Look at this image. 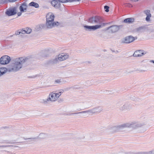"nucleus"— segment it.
<instances>
[{
    "label": "nucleus",
    "instance_id": "nucleus-23",
    "mask_svg": "<svg viewBox=\"0 0 154 154\" xmlns=\"http://www.w3.org/2000/svg\"><path fill=\"white\" fill-rule=\"evenodd\" d=\"M85 112L87 113V114L88 115H92L95 114L93 108L90 110H87V112Z\"/></svg>",
    "mask_w": 154,
    "mask_h": 154
},
{
    "label": "nucleus",
    "instance_id": "nucleus-6",
    "mask_svg": "<svg viewBox=\"0 0 154 154\" xmlns=\"http://www.w3.org/2000/svg\"><path fill=\"white\" fill-rule=\"evenodd\" d=\"M11 60L10 57L9 56L6 55L3 56L0 58V63L3 65L8 64Z\"/></svg>",
    "mask_w": 154,
    "mask_h": 154
},
{
    "label": "nucleus",
    "instance_id": "nucleus-9",
    "mask_svg": "<svg viewBox=\"0 0 154 154\" xmlns=\"http://www.w3.org/2000/svg\"><path fill=\"white\" fill-rule=\"evenodd\" d=\"M60 24V23L58 22H54L53 21L52 22H46V26L48 29H51L54 27L58 26Z\"/></svg>",
    "mask_w": 154,
    "mask_h": 154
},
{
    "label": "nucleus",
    "instance_id": "nucleus-34",
    "mask_svg": "<svg viewBox=\"0 0 154 154\" xmlns=\"http://www.w3.org/2000/svg\"><path fill=\"white\" fill-rule=\"evenodd\" d=\"M81 0H70V2H79Z\"/></svg>",
    "mask_w": 154,
    "mask_h": 154
},
{
    "label": "nucleus",
    "instance_id": "nucleus-35",
    "mask_svg": "<svg viewBox=\"0 0 154 154\" xmlns=\"http://www.w3.org/2000/svg\"><path fill=\"white\" fill-rule=\"evenodd\" d=\"M17 0H8L10 2H16Z\"/></svg>",
    "mask_w": 154,
    "mask_h": 154
},
{
    "label": "nucleus",
    "instance_id": "nucleus-16",
    "mask_svg": "<svg viewBox=\"0 0 154 154\" xmlns=\"http://www.w3.org/2000/svg\"><path fill=\"white\" fill-rule=\"evenodd\" d=\"M52 5L55 8H58L60 7V4L57 0H53L51 2Z\"/></svg>",
    "mask_w": 154,
    "mask_h": 154
},
{
    "label": "nucleus",
    "instance_id": "nucleus-19",
    "mask_svg": "<svg viewBox=\"0 0 154 154\" xmlns=\"http://www.w3.org/2000/svg\"><path fill=\"white\" fill-rule=\"evenodd\" d=\"M32 31L31 29L29 28H26L25 29H23L22 30V34H30Z\"/></svg>",
    "mask_w": 154,
    "mask_h": 154
},
{
    "label": "nucleus",
    "instance_id": "nucleus-37",
    "mask_svg": "<svg viewBox=\"0 0 154 154\" xmlns=\"http://www.w3.org/2000/svg\"><path fill=\"white\" fill-rule=\"evenodd\" d=\"M55 82L57 83H60V81L59 80H56Z\"/></svg>",
    "mask_w": 154,
    "mask_h": 154
},
{
    "label": "nucleus",
    "instance_id": "nucleus-29",
    "mask_svg": "<svg viewBox=\"0 0 154 154\" xmlns=\"http://www.w3.org/2000/svg\"><path fill=\"white\" fill-rule=\"evenodd\" d=\"M8 2V0H0V4H3L5 3H7Z\"/></svg>",
    "mask_w": 154,
    "mask_h": 154
},
{
    "label": "nucleus",
    "instance_id": "nucleus-27",
    "mask_svg": "<svg viewBox=\"0 0 154 154\" xmlns=\"http://www.w3.org/2000/svg\"><path fill=\"white\" fill-rule=\"evenodd\" d=\"M60 2L64 3H66L68 2H70V0H58Z\"/></svg>",
    "mask_w": 154,
    "mask_h": 154
},
{
    "label": "nucleus",
    "instance_id": "nucleus-17",
    "mask_svg": "<svg viewBox=\"0 0 154 154\" xmlns=\"http://www.w3.org/2000/svg\"><path fill=\"white\" fill-rule=\"evenodd\" d=\"M46 20H54V16L53 14L51 13H49L46 16Z\"/></svg>",
    "mask_w": 154,
    "mask_h": 154
},
{
    "label": "nucleus",
    "instance_id": "nucleus-28",
    "mask_svg": "<svg viewBox=\"0 0 154 154\" xmlns=\"http://www.w3.org/2000/svg\"><path fill=\"white\" fill-rule=\"evenodd\" d=\"M104 8L105 10V11L106 12H108L109 11V7L107 5L105 6H104Z\"/></svg>",
    "mask_w": 154,
    "mask_h": 154
},
{
    "label": "nucleus",
    "instance_id": "nucleus-33",
    "mask_svg": "<svg viewBox=\"0 0 154 154\" xmlns=\"http://www.w3.org/2000/svg\"><path fill=\"white\" fill-rule=\"evenodd\" d=\"M73 88L75 89H77L79 88L78 86L75 85L73 86Z\"/></svg>",
    "mask_w": 154,
    "mask_h": 154
},
{
    "label": "nucleus",
    "instance_id": "nucleus-25",
    "mask_svg": "<svg viewBox=\"0 0 154 154\" xmlns=\"http://www.w3.org/2000/svg\"><path fill=\"white\" fill-rule=\"evenodd\" d=\"M143 27H139L136 29V31L138 32H142L143 30Z\"/></svg>",
    "mask_w": 154,
    "mask_h": 154
},
{
    "label": "nucleus",
    "instance_id": "nucleus-10",
    "mask_svg": "<svg viewBox=\"0 0 154 154\" xmlns=\"http://www.w3.org/2000/svg\"><path fill=\"white\" fill-rule=\"evenodd\" d=\"M143 13L146 16L145 20L147 22H149L151 21V18L152 17V15L151 14L150 11L149 10H145L143 11Z\"/></svg>",
    "mask_w": 154,
    "mask_h": 154
},
{
    "label": "nucleus",
    "instance_id": "nucleus-20",
    "mask_svg": "<svg viewBox=\"0 0 154 154\" xmlns=\"http://www.w3.org/2000/svg\"><path fill=\"white\" fill-rule=\"evenodd\" d=\"M7 69L5 67L0 68V77L5 74L7 72Z\"/></svg>",
    "mask_w": 154,
    "mask_h": 154
},
{
    "label": "nucleus",
    "instance_id": "nucleus-1",
    "mask_svg": "<svg viewBox=\"0 0 154 154\" xmlns=\"http://www.w3.org/2000/svg\"><path fill=\"white\" fill-rule=\"evenodd\" d=\"M28 60V59L25 57H20L15 58L9 65L8 70L10 72L18 71L22 68L24 63Z\"/></svg>",
    "mask_w": 154,
    "mask_h": 154
},
{
    "label": "nucleus",
    "instance_id": "nucleus-8",
    "mask_svg": "<svg viewBox=\"0 0 154 154\" xmlns=\"http://www.w3.org/2000/svg\"><path fill=\"white\" fill-rule=\"evenodd\" d=\"M84 27L85 29L87 31H94L97 29H100L102 27L101 25H96L95 26H84Z\"/></svg>",
    "mask_w": 154,
    "mask_h": 154
},
{
    "label": "nucleus",
    "instance_id": "nucleus-40",
    "mask_svg": "<svg viewBox=\"0 0 154 154\" xmlns=\"http://www.w3.org/2000/svg\"><path fill=\"white\" fill-rule=\"evenodd\" d=\"M151 152L152 154H154V150L151 151Z\"/></svg>",
    "mask_w": 154,
    "mask_h": 154
},
{
    "label": "nucleus",
    "instance_id": "nucleus-18",
    "mask_svg": "<svg viewBox=\"0 0 154 154\" xmlns=\"http://www.w3.org/2000/svg\"><path fill=\"white\" fill-rule=\"evenodd\" d=\"M134 19L131 18H126L123 21L124 23L129 24L132 23L134 22Z\"/></svg>",
    "mask_w": 154,
    "mask_h": 154
},
{
    "label": "nucleus",
    "instance_id": "nucleus-7",
    "mask_svg": "<svg viewBox=\"0 0 154 154\" xmlns=\"http://www.w3.org/2000/svg\"><path fill=\"white\" fill-rule=\"evenodd\" d=\"M27 7V4L25 3H22L19 8L20 12L17 13L18 16H20L21 15L22 13L26 12Z\"/></svg>",
    "mask_w": 154,
    "mask_h": 154
},
{
    "label": "nucleus",
    "instance_id": "nucleus-2",
    "mask_svg": "<svg viewBox=\"0 0 154 154\" xmlns=\"http://www.w3.org/2000/svg\"><path fill=\"white\" fill-rule=\"evenodd\" d=\"M143 125L144 124L135 122L131 123L126 122L110 128L114 132H117L119 130L125 128H132L134 129H137L141 128Z\"/></svg>",
    "mask_w": 154,
    "mask_h": 154
},
{
    "label": "nucleus",
    "instance_id": "nucleus-15",
    "mask_svg": "<svg viewBox=\"0 0 154 154\" xmlns=\"http://www.w3.org/2000/svg\"><path fill=\"white\" fill-rule=\"evenodd\" d=\"M144 54V51L142 50H139L135 51L133 55L134 57H140Z\"/></svg>",
    "mask_w": 154,
    "mask_h": 154
},
{
    "label": "nucleus",
    "instance_id": "nucleus-32",
    "mask_svg": "<svg viewBox=\"0 0 154 154\" xmlns=\"http://www.w3.org/2000/svg\"><path fill=\"white\" fill-rule=\"evenodd\" d=\"M53 21H54V20H46V22H52Z\"/></svg>",
    "mask_w": 154,
    "mask_h": 154
},
{
    "label": "nucleus",
    "instance_id": "nucleus-36",
    "mask_svg": "<svg viewBox=\"0 0 154 154\" xmlns=\"http://www.w3.org/2000/svg\"><path fill=\"white\" fill-rule=\"evenodd\" d=\"M7 146H0V148H2L3 147H6Z\"/></svg>",
    "mask_w": 154,
    "mask_h": 154
},
{
    "label": "nucleus",
    "instance_id": "nucleus-12",
    "mask_svg": "<svg viewBox=\"0 0 154 154\" xmlns=\"http://www.w3.org/2000/svg\"><path fill=\"white\" fill-rule=\"evenodd\" d=\"M131 108L130 105L127 103L120 104L119 107L120 109L122 111L130 109Z\"/></svg>",
    "mask_w": 154,
    "mask_h": 154
},
{
    "label": "nucleus",
    "instance_id": "nucleus-14",
    "mask_svg": "<svg viewBox=\"0 0 154 154\" xmlns=\"http://www.w3.org/2000/svg\"><path fill=\"white\" fill-rule=\"evenodd\" d=\"M88 22L92 24H96L99 23V20L97 17H92L89 19Z\"/></svg>",
    "mask_w": 154,
    "mask_h": 154
},
{
    "label": "nucleus",
    "instance_id": "nucleus-13",
    "mask_svg": "<svg viewBox=\"0 0 154 154\" xmlns=\"http://www.w3.org/2000/svg\"><path fill=\"white\" fill-rule=\"evenodd\" d=\"M135 38L134 37L131 36H129L126 37L124 39V42L126 43H129L132 42L134 40Z\"/></svg>",
    "mask_w": 154,
    "mask_h": 154
},
{
    "label": "nucleus",
    "instance_id": "nucleus-3",
    "mask_svg": "<svg viewBox=\"0 0 154 154\" xmlns=\"http://www.w3.org/2000/svg\"><path fill=\"white\" fill-rule=\"evenodd\" d=\"M63 91V90H62L61 91L51 93L49 95V97L47 98H45L42 100L41 102L47 104L50 103V102H55L58 99Z\"/></svg>",
    "mask_w": 154,
    "mask_h": 154
},
{
    "label": "nucleus",
    "instance_id": "nucleus-4",
    "mask_svg": "<svg viewBox=\"0 0 154 154\" xmlns=\"http://www.w3.org/2000/svg\"><path fill=\"white\" fill-rule=\"evenodd\" d=\"M69 57L68 54L65 53H62L59 54L57 58H55L53 61L54 63H56L58 60L62 61L67 59Z\"/></svg>",
    "mask_w": 154,
    "mask_h": 154
},
{
    "label": "nucleus",
    "instance_id": "nucleus-38",
    "mask_svg": "<svg viewBox=\"0 0 154 154\" xmlns=\"http://www.w3.org/2000/svg\"><path fill=\"white\" fill-rule=\"evenodd\" d=\"M146 131V129H144L142 131H140V132L142 133V132H144L145 131Z\"/></svg>",
    "mask_w": 154,
    "mask_h": 154
},
{
    "label": "nucleus",
    "instance_id": "nucleus-5",
    "mask_svg": "<svg viewBox=\"0 0 154 154\" xmlns=\"http://www.w3.org/2000/svg\"><path fill=\"white\" fill-rule=\"evenodd\" d=\"M122 27L123 26L122 25H114L107 28H106V30H109V31L111 32L115 33L118 31L119 29L122 28Z\"/></svg>",
    "mask_w": 154,
    "mask_h": 154
},
{
    "label": "nucleus",
    "instance_id": "nucleus-41",
    "mask_svg": "<svg viewBox=\"0 0 154 154\" xmlns=\"http://www.w3.org/2000/svg\"><path fill=\"white\" fill-rule=\"evenodd\" d=\"M80 140L82 141H83V140Z\"/></svg>",
    "mask_w": 154,
    "mask_h": 154
},
{
    "label": "nucleus",
    "instance_id": "nucleus-21",
    "mask_svg": "<svg viewBox=\"0 0 154 154\" xmlns=\"http://www.w3.org/2000/svg\"><path fill=\"white\" fill-rule=\"evenodd\" d=\"M95 114L101 112L102 110V109L101 106H97L93 108Z\"/></svg>",
    "mask_w": 154,
    "mask_h": 154
},
{
    "label": "nucleus",
    "instance_id": "nucleus-30",
    "mask_svg": "<svg viewBox=\"0 0 154 154\" xmlns=\"http://www.w3.org/2000/svg\"><path fill=\"white\" fill-rule=\"evenodd\" d=\"M23 29L20 30H18L16 31L15 32V34L17 35H19L20 34H22Z\"/></svg>",
    "mask_w": 154,
    "mask_h": 154
},
{
    "label": "nucleus",
    "instance_id": "nucleus-39",
    "mask_svg": "<svg viewBox=\"0 0 154 154\" xmlns=\"http://www.w3.org/2000/svg\"><path fill=\"white\" fill-rule=\"evenodd\" d=\"M150 62L152 63H154V60H151L150 61Z\"/></svg>",
    "mask_w": 154,
    "mask_h": 154
},
{
    "label": "nucleus",
    "instance_id": "nucleus-31",
    "mask_svg": "<svg viewBox=\"0 0 154 154\" xmlns=\"http://www.w3.org/2000/svg\"><path fill=\"white\" fill-rule=\"evenodd\" d=\"M82 112H75L73 113H70L69 114V115H76V114H79L80 115V114L81 113H82Z\"/></svg>",
    "mask_w": 154,
    "mask_h": 154
},
{
    "label": "nucleus",
    "instance_id": "nucleus-22",
    "mask_svg": "<svg viewBox=\"0 0 154 154\" xmlns=\"http://www.w3.org/2000/svg\"><path fill=\"white\" fill-rule=\"evenodd\" d=\"M29 6H32L35 7V8H38L39 7L38 4L34 2H32L29 3Z\"/></svg>",
    "mask_w": 154,
    "mask_h": 154
},
{
    "label": "nucleus",
    "instance_id": "nucleus-24",
    "mask_svg": "<svg viewBox=\"0 0 154 154\" xmlns=\"http://www.w3.org/2000/svg\"><path fill=\"white\" fill-rule=\"evenodd\" d=\"M36 139L35 137H32L27 138L25 139L26 140H27L28 142H32L35 141Z\"/></svg>",
    "mask_w": 154,
    "mask_h": 154
},
{
    "label": "nucleus",
    "instance_id": "nucleus-11",
    "mask_svg": "<svg viewBox=\"0 0 154 154\" xmlns=\"http://www.w3.org/2000/svg\"><path fill=\"white\" fill-rule=\"evenodd\" d=\"M7 15L8 16H11L14 15L17 13V9L15 8H14L9 9L7 11L5 12Z\"/></svg>",
    "mask_w": 154,
    "mask_h": 154
},
{
    "label": "nucleus",
    "instance_id": "nucleus-26",
    "mask_svg": "<svg viewBox=\"0 0 154 154\" xmlns=\"http://www.w3.org/2000/svg\"><path fill=\"white\" fill-rule=\"evenodd\" d=\"M87 112V111L80 112H82V113H81L80 114V115H82L84 116H88V115L87 114V113L85 112Z\"/></svg>",
    "mask_w": 154,
    "mask_h": 154
}]
</instances>
